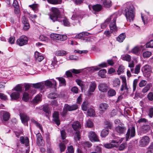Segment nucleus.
Returning a JSON list of instances; mask_svg holds the SVG:
<instances>
[{"label": "nucleus", "instance_id": "f257e3e1", "mask_svg": "<svg viewBox=\"0 0 153 153\" xmlns=\"http://www.w3.org/2000/svg\"><path fill=\"white\" fill-rule=\"evenodd\" d=\"M49 18L53 22L57 21L62 22L65 26H68L70 25V23L67 19L61 16L60 11L56 7L51 8Z\"/></svg>", "mask_w": 153, "mask_h": 153}, {"label": "nucleus", "instance_id": "f03ea898", "mask_svg": "<svg viewBox=\"0 0 153 153\" xmlns=\"http://www.w3.org/2000/svg\"><path fill=\"white\" fill-rule=\"evenodd\" d=\"M125 5L126 7L124 12L126 19L129 22L133 21L135 16L133 6L130 2L126 3Z\"/></svg>", "mask_w": 153, "mask_h": 153}, {"label": "nucleus", "instance_id": "7ed1b4c3", "mask_svg": "<svg viewBox=\"0 0 153 153\" xmlns=\"http://www.w3.org/2000/svg\"><path fill=\"white\" fill-rule=\"evenodd\" d=\"M111 138L113 140L111 141V143L105 144L104 145L105 148L110 149L114 147H117L123 139V138H120L116 136L114 134L111 135Z\"/></svg>", "mask_w": 153, "mask_h": 153}, {"label": "nucleus", "instance_id": "20e7f679", "mask_svg": "<svg viewBox=\"0 0 153 153\" xmlns=\"http://www.w3.org/2000/svg\"><path fill=\"white\" fill-rule=\"evenodd\" d=\"M117 15L116 13H114L106 19V22L109 24V27L110 31L111 33L116 31L117 30V27L116 25V22Z\"/></svg>", "mask_w": 153, "mask_h": 153}, {"label": "nucleus", "instance_id": "39448f33", "mask_svg": "<svg viewBox=\"0 0 153 153\" xmlns=\"http://www.w3.org/2000/svg\"><path fill=\"white\" fill-rule=\"evenodd\" d=\"M121 78L122 80V83L121 86L120 90L121 92L124 91V93L128 94L129 93L131 90L130 87L127 84L125 77L122 76Z\"/></svg>", "mask_w": 153, "mask_h": 153}, {"label": "nucleus", "instance_id": "423d86ee", "mask_svg": "<svg viewBox=\"0 0 153 153\" xmlns=\"http://www.w3.org/2000/svg\"><path fill=\"white\" fill-rule=\"evenodd\" d=\"M135 133V128L134 127L132 126L131 127L128 128L126 134V140H128L130 136L131 137H133L134 136Z\"/></svg>", "mask_w": 153, "mask_h": 153}, {"label": "nucleus", "instance_id": "0eeeda50", "mask_svg": "<svg viewBox=\"0 0 153 153\" xmlns=\"http://www.w3.org/2000/svg\"><path fill=\"white\" fill-rule=\"evenodd\" d=\"M115 130L119 134H124L126 132L127 128L123 123L119 124L115 128Z\"/></svg>", "mask_w": 153, "mask_h": 153}, {"label": "nucleus", "instance_id": "6e6552de", "mask_svg": "<svg viewBox=\"0 0 153 153\" xmlns=\"http://www.w3.org/2000/svg\"><path fill=\"white\" fill-rule=\"evenodd\" d=\"M27 42V38L25 36H21L16 41L17 44L20 46L26 45Z\"/></svg>", "mask_w": 153, "mask_h": 153}, {"label": "nucleus", "instance_id": "1a4fd4ad", "mask_svg": "<svg viewBox=\"0 0 153 153\" xmlns=\"http://www.w3.org/2000/svg\"><path fill=\"white\" fill-rule=\"evenodd\" d=\"M51 81L50 79H48L44 82V86L45 85L49 88H51L52 86L54 87L56 86V81L53 79H51Z\"/></svg>", "mask_w": 153, "mask_h": 153}, {"label": "nucleus", "instance_id": "9d476101", "mask_svg": "<svg viewBox=\"0 0 153 153\" xmlns=\"http://www.w3.org/2000/svg\"><path fill=\"white\" fill-rule=\"evenodd\" d=\"M82 12L80 10H78L72 15L71 19L73 20H78L79 19H82L83 17Z\"/></svg>", "mask_w": 153, "mask_h": 153}, {"label": "nucleus", "instance_id": "9b49d317", "mask_svg": "<svg viewBox=\"0 0 153 153\" xmlns=\"http://www.w3.org/2000/svg\"><path fill=\"white\" fill-rule=\"evenodd\" d=\"M149 142V138L147 136H145L142 137L140 142V145L141 147H143L147 145Z\"/></svg>", "mask_w": 153, "mask_h": 153}, {"label": "nucleus", "instance_id": "f8f14e48", "mask_svg": "<svg viewBox=\"0 0 153 153\" xmlns=\"http://www.w3.org/2000/svg\"><path fill=\"white\" fill-rule=\"evenodd\" d=\"M99 90L102 92H106L108 89L107 85L105 83H99L98 86Z\"/></svg>", "mask_w": 153, "mask_h": 153}, {"label": "nucleus", "instance_id": "ddd939ff", "mask_svg": "<svg viewBox=\"0 0 153 153\" xmlns=\"http://www.w3.org/2000/svg\"><path fill=\"white\" fill-rule=\"evenodd\" d=\"M88 137L91 141H100L99 139L98 138V136L94 132H90L88 134Z\"/></svg>", "mask_w": 153, "mask_h": 153}, {"label": "nucleus", "instance_id": "4468645a", "mask_svg": "<svg viewBox=\"0 0 153 153\" xmlns=\"http://www.w3.org/2000/svg\"><path fill=\"white\" fill-rule=\"evenodd\" d=\"M53 120L58 126L60 124V121L59 118V113L58 111H54L53 113Z\"/></svg>", "mask_w": 153, "mask_h": 153}, {"label": "nucleus", "instance_id": "2eb2a0df", "mask_svg": "<svg viewBox=\"0 0 153 153\" xmlns=\"http://www.w3.org/2000/svg\"><path fill=\"white\" fill-rule=\"evenodd\" d=\"M96 88V84L94 82H92L91 83L89 89L88 90V95L89 96L92 95L93 94L91 92H94Z\"/></svg>", "mask_w": 153, "mask_h": 153}, {"label": "nucleus", "instance_id": "dca6fc26", "mask_svg": "<svg viewBox=\"0 0 153 153\" xmlns=\"http://www.w3.org/2000/svg\"><path fill=\"white\" fill-rule=\"evenodd\" d=\"M102 6L100 4H97L92 6V12L94 14H96L97 12L100 11L102 9Z\"/></svg>", "mask_w": 153, "mask_h": 153}, {"label": "nucleus", "instance_id": "f3484780", "mask_svg": "<svg viewBox=\"0 0 153 153\" xmlns=\"http://www.w3.org/2000/svg\"><path fill=\"white\" fill-rule=\"evenodd\" d=\"M29 94L27 92H25L23 95L22 100L25 102L27 101L29 99V97L35 93L34 91H31L30 93Z\"/></svg>", "mask_w": 153, "mask_h": 153}, {"label": "nucleus", "instance_id": "a211bd4d", "mask_svg": "<svg viewBox=\"0 0 153 153\" xmlns=\"http://www.w3.org/2000/svg\"><path fill=\"white\" fill-rule=\"evenodd\" d=\"M108 105L107 103H102L100 104L99 106L100 113L101 114H103L104 112L106 111L108 107Z\"/></svg>", "mask_w": 153, "mask_h": 153}, {"label": "nucleus", "instance_id": "6ab92c4d", "mask_svg": "<svg viewBox=\"0 0 153 153\" xmlns=\"http://www.w3.org/2000/svg\"><path fill=\"white\" fill-rule=\"evenodd\" d=\"M81 126V124L78 121L74 122L72 125L73 128L75 131H79Z\"/></svg>", "mask_w": 153, "mask_h": 153}, {"label": "nucleus", "instance_id": "aec40b11", "mask_svg": "<svg viewBox=\"0 0 153 153\" xmlns=\"http://www.w3.org/2000/svg\"><path fill=\"white\" fill-rule=\"evenodd\" d=\"M20 116L22 123H25L27 122L29 120V117L25 113H20Z\"/></svg>", "mask_w": 153, "mask_h": 153}, {"label": "nucleus", "instance_id": "412c9836", "mask_svg": "<svg viewBox=\"0 0 153 153\" xmlns=\"http://www.w3.org/2000/svg\"><path fill=\"white\" fill-rule=\"evenodd\" d=\"M36 143L38 146L42 145L43 144L42 137L40 133L36 134Z\"/></svg>", "mask_w": 153, "mask_h": 153}, {"label": "nucleus", "instance_id": "4be33fe9", "mask_svg": "<svg viewBox=\"0 0 153 153\" xmlns=\"http://www.w3.org/2000/svg\"><path fill=\"white\" fill-rule=\"evenodd\" d=\"M33 87L35 88H40L42 89L44 88V82H42L36 83L33 84Z\"/></svg>", "mask_w": 153, "mask_h": 153}, {"label": "nucleus", "instance_id": "5701e85b", "mask_svg": "<svg viewBox=\"0 0 153 153\" xmlns=\"http://www.w3.org/2000/svg\"><path fill=\"white\" fill-rule=\"evenodd\" d=\"M34 56L36 60L39 62H41L44 59V57L42 54L37 51L35 52Z\"/></svg>", "mask_w": 153, "mask_h": 153}, {"label": "nucleus", "instance_id": "b1692460", "mask_svg": "<svg viewBox=\"0 0 153 153\" xmlns=\"http://www.w3.org/2000/svg\"><path fill=\"white\" fill-rule=\"evenodd\" d=\"M120 85V81L118 78L114 79L113 81L112 85L114 87L119 88Z\"/></svg>", "mask_w": 153, "mask_h": 153}, {"label": "nucleus", "instance_id": "393cba45", "mask_svg": "<svg viewBox=\"0 0 153 153\" xmlns=\"http://www.w3.org/2000/svg\"><path fill=\"white\" fill-rule=\"evenodd\" d=\"M89 33L88 32H82L80 33L76 36L75 38L79 39H81L83 40V38L85 36H88Z\"/></svg>", "mask_w": 153, "mask_h": 153}, {"label": "nucleus", "instance_id": "a878e982", "mask_svg": "<svg viewBox=\"0 0 153 153\" xmlns=\"http://www.w3.org/2000/svg\"><path fill=\"white\" fill-rule=\"evenodd\" d=\"M2 116L3 120L4 121H7L9 120L10 115L9 112L4 111L3 112Z\"/></svg>", "mask_w": 153, "mask_h": 153}, {"label": "nucleus", "instance_id": "bb28decb", "mask_svg": "<svg viewBox=\"0 0 153 153\" xmlns=\"http://www.w3.org/2000/svg\"><path fill=\"white\" fill-rule=\"evenodd\" d=\"M151 67L148 65H146L143 66L141 70L143 72L147 73L151 71Z\"/></svg>", "mask_w": 153, "mask_h": 153}, {"label": "nucleus", "instance_id": "cd10ccee", "mask_svg": "<svg viewBox=\"0 0 153 153\" xmlns=\"http://www.w3.org/2000/svg\"><path fill=\"white\" fill-rule=\"evenodd\" d=\"M20 141L22 144H26V145L27 146V144L29 143V140L28 138L26 137H24L23 136H21L20 138Z\"/></svg>", "mask_w": 153, "mask_h": 153}, {"label": "nucleus", "instance_id": "c85d7f7f", "mask_svg": "<svg viewBox=\"0 0 153 153\" xmlns=\"http://www.w3.org/2000/svg\"><path fill=\"white\" fill-rule=\"evenodd\" d=\"M12 99L16 100L19 98L20 94L18 92H15L12 93L10 95Z\"/></svg>", "mask_w": 153, "mask_h": 153}, {"label": "nucleus", "instance_id": "c756f323", "mask_svg": "<svg viewBox=\"0 0 153 153\" xmlns=\"http://www.w3.org/2000/svg\"><path fill=\"white\" fill-rule=\"evenodd\" d=\"M67 38V37L66 35L57 34L55 40L61 41H64Z\"/></svg>", "mask_w": 153, "mask_h": 153}, {"label": "nucleus", "instance_id": "7c9ffc66", "mask_svg": "<svg viewBox=\"0 0 153 153\" xmlns=\"http://www.w3.org/2000/svg\"><path fill=\"white\" fill-rule=\"evenodd\" d=\"M31 121L32 122L35 124L37 127L40 129L43 132V129L42 128V127L41 124L38 122L33 118L31 119Z\"/></svg>", "mask_w": 153, "mask_h": 153}, {"label": "nucleus", "instance_id": "2f4dec72", "mask_svg": "<svg viewBox=\"0 0 153 153\" xmlns=\"http://www.w3.org/2000/svg\"><path fill=\"white\" fill-rule=\"evenodd\" d=\"M126 36L125 33L121 34L117 38V40L120 42H121L126 38Z\"/></svg>", "mask_w": 153, "mask_h": 153}, {"label": "nucleus", "instance_id": "473e14b6", "mask_svg": "<svg viewBox=\"0 0 153 153\" xmlns=\"http://www.w3.org/2000/svg\"><path fill=\"white\" fill-rule=\"evenodd\" d=\"M66 105L67 106V108L68 109L69 111L76 110L78 108V105L76 104H74L71 106H70L68 104H66Z\"/></svg>", "mask_w": 153, "mask_h": 153}, {"label": "nucleus", "instance_id": "72a5a7b5", "mask_svg": "<svg viewBox=\"0 0 153 153\" xmlns=\"http://www.w3.org/2000/svg\"><path fill=\"white\" fill-rule=\"evenodd\" d=\"M81 133L79 131H76L74 136V140L76 141H79L81 138Z\"/></svg>", "mask_w": 153, "mask_h": 153}, {"label": "nucleus", "instance_id": "f704fd0d", "mask_svg": "<svg viewBox=\"0 0 153 153\" xmlns=\"http://www.w3.org/2000/svg\"><path fill=\"white\" fill-rule=\"evenodd\" d=\"M150 87L151 84L150 83H148L142 89L141 91L142 93L143 94L146 93L150 90Z\"/></svg>", "mask_w": 153, "mask_h": 153}, {"label": "nucleus", "instance_id": "c9c22d12", "mask_svg": "<svg viewBox=\"0 0 153 153\" xmlns=\"http://www.w3.org/2000/svg\"><path fill=\"white\" fill-rule=\"evenodd\" d=\"M106 72V71L105 69H103L100 70L98 72L99 76L101 78H103L105 77V74Z\"/></svg>", "mask_w": 153, "mask_h": 153}, {"label": "nucleus", "instance_id": "e433bc0d", "mask_svg": "<svg viewBox=\"0 0 153 153\" xmlns=\"http://www.w3.org/2000/svg\"><path fill=\"white\" fill-rule=\"evenodd\" d=\"M66 52L63 50H59L56 51L55 54L57 56H63L66 54Z\"/></svg>", "mask_w": 153, "mask_h": 153}, {"label": "nucleus", "instance_id": "4c0bfd02", "mask_svg": "<svg viewBox=\"0 0 153 153\" xmlns=\"http://www.w3.org/2000/svg\"><path fill=\"white\" fill-rule=\"evenodd\" d=\"M150 129V126L148 125H143L142 127V130L144 133L149 132Z\"/></svg>", "mask_w": 153, "mask_h": 153}, {"label": "nucleus", "instance_id": "58836bf2", "mask_svg": "<svg viewBox=\"0 0 153 153\" xmlns=\"http://www.w3.org/2000/svg\"><path fill=\"white\" fill-rule=\"evenodd\" d=\"M87 114V115L89 116H94L95 114L94 111L93 109L90 108L88 110Z\"/></svg>", "mask_w": 153, "mask_h": 153}, {"label": "nucleus", "instance_id": "ea45409f", "mask_svg": "<svg viewBox=\"0 0 153 153\" xmlns=\"http://www.w3.org/2000/svg\"><path fill=\"white\" fill-rule=\"evenodd\" d=\"M115 91L112 88L110 89L108 92V95L109 97H113L116 95Z\"/></svg>", "mask_w": 153, "mask_h": 153}, {"label": "nucleus", "instance_id": "a19ab883", "mask_svg": "<svg viewBox=\"0 0 153 153\" xmlns=\"http://www.w3.org/2000/svg\"><path fill=\"white\" fill-rule=\"evenodd\" d=\"M109 133L108 130L107 129H103L101 132V136L102 137H105Z\"/></svg>", "mask_w": 153, "mask_h": 153}, {"label": "nucleus", "instance_id": "79ce46f5", "mask_svg": "<svg viewBox=\"0 0 153 153\" xmlns=\"http://www.w3.org/2000/svg\"><path fill=\"white\" fill-rule=\"evenodd\" d=\"M67 107L66 105L65 104L63 109V111L61 114V115L63 117H64L67 115L68 111V109L67 108Z\"/></svg>", "mask_w": 153, "mask_h": 153}, {"label": "nucleus", "instance_id": "37998d69", "mask_svg": "<svg viewBox=\"0 0 153 153\" xmlns=\"http://www.w3.org/2000/svg\"><path fill=\"white\" fill-rule=\"evenodd\" d=\"M41 100L39 95H37L36 96L33 100V102L34 104H37Z\"/></svg>", "mask_w": 153, "mask_h": 153}, {"label": "nucleus", "instance_id": "c03bdc74", "mask_svg": "<svg viewBox=\"0 0 153 153\" xmlns=\"http://www.w3.org/2000/svg\"><path fill=\"white\" fill-rule=\"evenodd\" d=\"M141 48L138 46H137L134 48L131 51V52L135 54H137L141 50Z\"/></svg>", "mask_w": 153, "mask_h": 153}, {"label": "nucleus", "instance_id": "a18cd8bd", "mask_svg": "<svg viewBox=\"0 0 153 153\" xmlns=\"http://www.w3.org/2000/svg\"><path fill=\"white\" fill-rule=\"evenodd\" d=\"M122 58L123 60H126L129 62L131 60V56L127 54L122 56Z\"/></svg>", "mask_w": 153, "mask_h": 153}, {"label": "nucleus", "instance_id": "49530a36", "mask_svg": "<svg viewBox=\"0 0 153 153\" xmlns=\"http://www.w3.org/2000/svg\"><path fill=\"white\" fill-rule=\"evenodd\" d=\"M58 94L55 93H50L48 95V97L50 99H54L57 97Z\"/></svg>", "mask_w": 153, "mask_h": 153}, {"label": "nucleus", "instance_id": "de8ad7c7", "mask_svg": "<svg viewBox=\"0 0 153 153\" xmlns=\"http://www.w3.org/2000/svg\"><path fill=\"white\" fill-rule=\"evenodd\" d=\"M88 108V102H84L82 104V108L83 110L86 111Z\"/></svg>", "mask_w": 153, "mask_h": 153}, {"label": "nucleus", "instance_id": "09e8293b", "mask_svg": "<svg viewBox=\"0 0 153 153\" xmlns=\"http://www.w3.org/2000/svg\"><path fill=\"white\" fill-rule=\"evenodd\" d=\"M16 91V92H18L19 93L22 91V87L21 85L19 84L16 86L13 90Z\"/></svg>", "mask_w": 153, "mask_h": 153}, {"label": "nucleus", "instance_id": "8fccbe9b", "mask_svg": "<svg viewBox=\"0 0 153 153\" xmlns=\"http://www.w3.org/2000/svg\"><path fill=\"white\" fill-rule=\"evenodd\" d=\"M93 38L90 36H85L83 39V40L85 42H92L93 40Z\"/></svg>", "mask_w": 153, "mask_h": 153}, {"label": "nucleus", "instance_id": "3c124183", "mask_svg": "<svg viewBox=\"0 0 153 153\" xmlns=\"http://www.w3.org/2000/svg\"><path fill=\"white\" fill-rule=\"evenodd\" d=\"M82 145L85 149H86L87 148L90 147L92 145L90 142H85L83 143Z\"/></svg>", "mask_w": 153, "mask_h": 153}, {"label": "nucleus", "instance_id": "603ef678", "mask_svg": "<svg viewBox=\"0 0 153 153\" xmlns=\"http://www.w3.org/2000/svg\"><path fill=\"white\" fill-rule=\"evenodd\" d=\"M59 147L60 149V150L61 152L64 151L66 148V146L65 144L62 143H61L59 144Z\"/></svg>", "mask_w": 153, "mask_h": 153}, {"label": "nucleus", "instance_id": "864d4df0", "mask_svg": "<svg viewBox=\"0 0 153 153\" xmlns=\"http://www.w3.org/2000/svg\"><path fill=\"white\" fill-rule=\"evenodd\" d=\"M39 39L40 40L42 41H47L48 40V38L47 36L42 35L39 36Z\"/></svg>", "mask_w": 153, "mask_h": 153}, {"label": "nucleus", "instance_id": "5fc2aeb1", "mask_svg": "<svg viewBox=\"0 0 153 153\" xmlns=\"http://www.w3.org/2000/svg\"><path fill=\"white\" fill-rule=\"evenodd\" d=\"M147 83L146 81L144 80H142L139 84V86L140 88H142L145 86Z\"/></svg>", "mask_w": 153, "mask_h": 153}, {"label": "nucleus", "instance_id": "6e6d98bb", "mask_svg": "<svg viewBox=\"0 0 153 153\" xmlns=\"http://www.w3.org/2000/svg\"><path fill=\"white\" fill-rule=\"evenodd\" d=\"M146 48H153V40H151L145 45Z\"/></svg>", "mask_w": 153, "mask_h": 153}, {"label": "nucleus", "instance_id": "4d7b16f0", "mask_svg": "<svg viewBox=\"0 0 153 153\" xmlns=\"http://www.w3.org/2000/svg\"><path fill=\"white\" fill-rule=\"evenodd\" d=\"M138 82V79H135L134 80L133 82V92L135 91L136 89L137 84Z\"/></svg>", "mask_w": 153, "mask_h": 153}, {"label": "nucleus", "instance_id": "13d9d810", "mask_svg": "<svg viewBox=\"0 0 153 153\" xmlns=\"http://www.w3.org/2000/svg\"><path fill=\"white\" fill-rule=\"evenodd\" d=\"M152 55V53L151 52L146 51L144 52L143 54L144 58L149 57Z\"/></svg>", "mask_w": 153, "mask_h": 153}, {"label": "nucleus", "instance_id": "bf43d9fd", "mask_svg": "<svg viewBox=\"0 0 153 153\" xmlns=\"http://www.w3.org/2000/svg\"><path fill=\"white\" fill-rule=\"evenodd\" d=\"M124 68L122 65H120L118 68L117 70V73L118 75H120L124 72Z\"/></svg>", "mask_w": 153, "mask_h": 153}, {"label": "nucleus", "instance_id": "052dcab7", "mask_svg": "<svg viewBox=\"0 0 153 153\" xmlns=\"http://www.w3.org/2000/svg\"><path fill=\"white\" fill-rule=\"evenodd\" d=\"M48 1L49 3L53 4H60L61 2V1L59 0H48Z\"/></svg>", "mask_w": 153, "mask_h": 153}, {"label": "nucleus", "instance_id": "680f3d73", "mask_svg": "<svg viewBox=\"0 0 153 153\" xmlns=\"http://www.w3.org/2000/svg\"><path fill=\"white\" fill-rule=\"evenodd\" d=\"M61 136L63 140L65 139L66 137V134L64 130H62L60 131Z\"/></svg>", "mask_w": 153, "mask_h": 153}, {"label": "nucleus", "instance_id": "e2e57ef3", "mask_svg": "<svg viewBox=\"0 0 153 153\" xmlns=\"http://www.w3.org/2000/svg\"><path fill=\"white\" fill-rule=\"evenodd\" d=\"M100 68L97 66L92 67L89 68L87 70L88 71H97L100 69Z\"/></svg>", "mask_w": 153, "mask_h": 153}, {"label": "nucleus", "instance_id": "0e129e2a", "mask_svg": "<svg viewBox=\"0 0 153 153\" xmlns=\"http://www.w3.org/2000/svg\"><path fill=\"white\" fill-rule=\"evenodd\" d=\"M76 82L77 84L81 87H82L84 86L83 82L79 79H76Z\"/></svg>", "mask_w": 153, "mask_h": 153}, {"label": "nucleus", "instance_id": "69168bd1", "mask_svg": "<svg viewBox=\"0 0 153 153\" xmlns=\"http://www.w3.org/2000/svg\"><path fill=\"white\" fill-rule=\"evenodd\" d=\"M148 114L151 118H152L153 117V107L149 108Z\"/></svg>", "mask_w": 153, "mask_h": 153}, {"label": "nucleus", "instance_id": "338daca9", "mask_svg": "<svg viewBox=\"0 0 153 153\" xmlns=\"http://www.w3.org/2000/svg\"><path fill=\"white\" fill-rule=\"evenodd\" d=\"M0 98L4 100H8L7 96L3 93H0Z\"/></svg>", "mask_w": 153, "mask_h": 153}, {"label": "nucleus", "instance_id": "774afa93", "mask_svg": "<svg viewBox=\"0 0 153 153\" xmlns=\"http://www.w3.org/2000/svg\"><path fill=\"white\" fill-rule=\"evenodd\" d=\"M140 65H136L134 70V74H137L140 72Z\"/></svg>", "mask_w": 153, "mask_h": 153}]
</instances>
